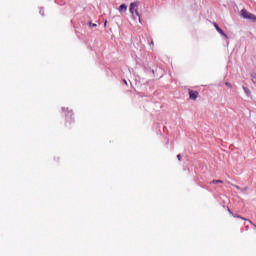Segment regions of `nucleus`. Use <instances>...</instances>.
Instances as JSON below:
<instances>
[{
  "label": "nucleus",
  "mask_w": 256,
  "mask_h": 256,
  "mask_svg": "<svg viewBox=\"0 0 256 256\" xmlns=\"http://www.w3.org/2000/svg\"><path fill=\"white\" fill-rule=\"evenodd\" d=\"M241 17L243 19H247L248 21H251L252 23H256V16L255 14L247 11V9H242L240 12Z\"/></svg>",
  "instance_id": "nucleus-1"
},
{
  "label": "nucleus",
  "mask_w": 256,
  "mask_h": 256,
  "mask_svg": "<svg viewBox=\"0 0 256 256\" xmlns=\"http://www.w3.org/2000/svg\"><path fill=\"white\" fill-rule=\"evenodd\" d=\"M131 15H136V17L139 18V21L141 22V16L139 15V10H137V2H132L130 4V9H129Z\"/></svg>",
  "instance_id": "nucleus-2"
},
{
  "label": "nucleus",
  "mask_w": 256,
  "mask_h": 256,
  "mask_svg": "<svg viewBox=\"0 0 256 256\" xmlns=\"http://www.w3.org/2000/svg\"><path fill=\"white\" fill-rule=\"evenodd\" d=\"M214 27H215L217 33H219V35H221V37H224V39H227V34H225L223 29H221V27H219V24L214 23Z\"/></svg>",
  "instance_id": "nucleus-3"
},
{
  "label": "nucleus",
  "mask_w": 256,
  "mask_h": 256,
  "mask_svg": "<svg viewBox=\"0 0 256 256\" xmlns=\"http://www.w3.org/2000/svg\"><path fill=\"white\" fill-rule=\"evenodd\" d=\"M199 96V92L190 90L189 91V97L192 101L197 100V97Z\"/></svg>",
  "instance_id": "nucleus-4"
},
{
  "label": "nucleus",
  "mask_w": 256,
  "mask_h": 256,
  "mask_svg": "<svg viewBox=\"0 0 256 256\" xmlns=\"http://www.w3.org/2000/svg\"><path fill=\"white\" fill-rule=\"evenodd\" d=\"M73 111H68L67 114H66V123H72L73 122ZM69 118H70V122H69Z\"/></svg>",
  "instance_id": "nucleus-5"
},
{
  "label": "nucleus",
  "mask_w": 256,
  "mask_h": 256,
  "mask_svg": "<svg viewBox=\"0 0 256 256\" xmlns=\"http://www.w3.org/2000/svg\"><path fill=\"white\" fill-rule=\"evenodd\" d=\"M243 91L247 95V97H251V90H249V88L243 86Z\"/></svg>",
  "instance_id": "nucleus-6"
},
{
  "label": "nucleus",
  "mask_w": 256,
  "mask_h": 256,
  "mask_svg": "<svg viewBox=\"0 0 256 256\" xmlns=\"http://www.w3.org/2000/svg\"><path fill=\"white\" fill-rule=\"evenodd\" d=\"M119 11H127V6H126V4H121L120 6H119V9H118Z\"/></svg>",
  "instance_id": "nucleus-7"
},
{
  "label": "nucleus",
  "mask_w": 256,
  "mask_h": 256,
  "mask_svg": "<svg viewBox=\"0 0 256 256\" xmlns=\"http://www.w3.org/2000/svg\"><path fill=\"white\" fill-rule=\"evenodd\" d=\"M212 183L214 185H217V183H223V181L222 180H213Z\"/></svg>",
  "instance_id": "nucleus-8"
},
{
  "label": "nucleus",
  "mask_w": 256,
  "mask_h": 256,
  "mask_svg": "<svg viewBox=\"0 0 256 256\" xmlns=\"http://www.w3.org/2000/svg\"><path fill=\"white\" fill-rule=\"evenodd\" d=\"M39 13H40V15H42V17H43V15H45V10H43V8H40Z\"/></svg>",
  "instance_id": "nucleus-9"
},
{
  "label": "nucleus",
  "mask_w": 256,
  "mask_h": 256,
  "mask_svg": "<svg viewBox=\"0 0 256 256\" xmlns=\"http://www.w3.org/2000/svg\"><path fill=\"white\" fill-rule=\"evenodd\" d=\"M225 85H226V87H229V88H231V87H232V85H231V83H230V82H226V83H225Z\"/></svg>",
  "instance_id": "nucleus-10"
},
{
  "label": "nucleus",
  "mask_w": 256,
  "mask_h": 256,
  "mask_svg": "<svg viewBox=\"0 0 256 256\" xmlns=\"http://www.w3.org/2000/svg\"><path fill=\"white\" fill-rule=\"evenodd\" d=\"M89 25H90V27H97V24H95V23H89Z\"/></svg>",
  "instance_id": "nucleus-11"
},
{
  "label": "nucleus",
  "mask_w": 256,
  "mask_h": 256,
  "mask_svg": "<svg viewBox=\"0 0 256 256\" xmlns=\"http://www.w3.org/2000/svg\"><path fill=\"white\" fill-rule=\"evenodd\" d=\"M234 217H237V219H245V218H243V217H241L239 215H234Z\"/></svg>",
  "instance_id": "nucleus-12"
},
{
  "label": "nucleus",
  "mask_w": 256,
  "mask_h": 256,
  "mask_svg": "<svg viewBox=\"0 0 256 256\" xmlns=\"http://www.w3.org/2000/svg\"><path fill=\"white\" fill-rule=\"evenodd\" d=\"M177 159H178V161H181V154L177 155Z\"/></svg>",
  "instance_id": "nucleus-13"
},
{
  "label": "nucleus",
  "mask_w": 256,
  "mask_h": 256,
  "mask_svg": "<svg viewBox=\"0 0 256 256\" xmlns=\"http://www.w3.org/2000/svg\"><path fill=\"white\" fill-rule=\"evenodd\" d=\"M236 187V189H238V191H241V187H239V186H235Z\"/></svg>",
  "instance_id": "nucleus-14"
},
{
  "label": "nucleus",
  "mask_w": 256,
  "mask_h": 256,
  "mask_svg": "<svg viewBox=\"0 0 256 256\" xmlns=\"http://www.w3.org/2000/svg\"><path fill=\"white\" fill-rule=\"evenodd\" d=\"M228 212H229L231 215H233V212H231V209H228Z\"/></svg>",
  "instance_id": "nucleus-15"
},
{
  "label": "nucleus",
  "mask_w": 256,
  "mask_h": 256,
  "mask_svg": "<svg viewBox=\"0 0 256 256\" xmlns=\"http://www.w3.org/2000/svg\"><path fill=\"white\" fill-rule=\"evenodd\" d=\"M125 85H127V80H124Z\"/></svg>",
  "instance_id": "nucleus-16"
},
{
  "label": "nucleus",
  "mask_w": 256,
  "mask_h": 256,
  "mask_svg": "<svg viewBox=\"0 0 256 256\" xmlns=\"http://www.w3.org/2000/svg\"><path fill=\"white\" fill-rule=\"evenodd\" d=\"M62 111H65V107L62 108Z\"/></svg>",
  "instance_id": "nucleus-17"
},
{
  "label": "nucleus",
  "mask_w": 256,
  "mask_h": 256,
  "mask_svg": "<svg viewBox=\"0 0 256 256\" xmlns=\"http://www.w3.org/2000/svg\"><path fill=\"white\" fill-rule=\"evenodd\" d=\"M244 191H247V188H244Z\"/></svg>",
  "instance_id": "nucleus-18"
}]
</instances>
